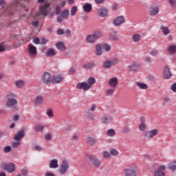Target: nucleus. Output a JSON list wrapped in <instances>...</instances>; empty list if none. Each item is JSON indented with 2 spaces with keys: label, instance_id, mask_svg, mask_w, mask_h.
<instances>
[{
  "label": "nucleus",
  "instance_id": "obj_23",
  "mask_svg": "<svg viewBox=\"0 0 176 176\" xmlns=\"http://www.w3.org/2000/svg\"><path fill=\"white\" fill-rule=\"evenodd\" d=\"M58 167V161L54 159L50 162V168H57Z\"/></svg>",
  "mask_w": 176,
  "mask_h": 176
},
{
  "label": "nucleus",
  "instance_id": "obj_44",
  "mask_svg": "<svg viewBox=\"0 0 176 176\" xmlns=\"http://www.w3.org/2000/svg\"><path fill=\"white\" fill-rule=\"evenodd\" d=\"M110 155H111V156H118V155H119V152L116 149L112 148L110 151Z\"/></svg>",
  "mask_w": 176,
  "mask_h": 176
},
{
  "label": "nucleus",
  "instance_id": "obj_39",
  "mask_svg": "<svg viewBox=\"0 0 176 176\" xmlns=\"http://www.w3.org/2000/svg\"><path fill=\"white\" fill-rule=\"evenodd\" d=\"M109 38L111 41H118V36L116 35V32H113V33L110 34Z\"/></svg>",
  "mask_w": 176,
  "mask_h": 176
},
{
  "label": "nucleus",
  "instance_id": "obj_25",
  "mask_svg": "<svg viewBox=\"0 0 176 176\" xmlns=\"http://www.w3.org/2000/svg\"><path fill=\"white\" fill-rule=\"evenodd\" d=\"M47 57H53V56H56V51L53 48H49L45 54Z\"/></svg>",
  "mask_w": 176,
  "mask_h": 176
},
{
  "label": "nucleus",
  "instance_id": "obj_14",
  "mask_svg": "<svg viewBox=\"0 0 176 176\" xmlns=\"http://www.w3.org/2000/svg\"><path fill=\"white\" fill-rule=\"evenodd\" d=\"M138 68H140V67L138 64L135 63L128 65V71L130 72H135V71H138Z\"/></svg>",
  "mask_w": 176,
  "mask_h": 176
},
{
  "label": "nucleus",
  "instance_id": "obj_41",
  "mask_svg": "<svg viewBox=\"0 0 176 176\" xmlns=\"http://www.w3.org/2000/svg\"><path fill=\"white\" fill-rule=\"evenodd\" d=\"M113 93H115V89H107L106 91V96L107 97H109L111 96H113Z\"/></svg>",
  "mask_w": 176,
  "mask_h": 176
},
{
  "label": "nucleus",
  "instance_id": "obj_57",
  "mask_svg": "<svg viewBox=\"0 0 176 176\" xmlns=\"http://www.w3.org/2000/svg\"><path fill=\"white\" fill-rule=\"evenodd\" d=\"M170 90H172V91H173V93H176V82L173 83L171 85Z\"/></svg>",
  "mask_w": 176,
  "mask_h": 176
},
{
  "label": "nucleus",
  "instance_id": "obj_43",
  "mask_svg": "<svg viewBox=\"0 0 176 176\" xmlns=\"http://www.w3.org/2000/svg\"><path fill=\"white\" fill-rule=\"evenodd\" d=\"M46 113L47 116H49V118H53V116H54V115L53 114V110L52 109H47Z\"/></svg>",
  "mask_w": 176,
  "mask_h": 176
},
{
  "label": "nucleus",
  "instance_id": "obj_61",
  "mask_svg": "<svg viewBox=\"0 0 176 176\" xmlns=\"http://www.w3.org/2000/svg\"><path fill=\"white\" fill-rule=\"evenodd\" d=\"M2 52H5V45H3V43H0V53Z\"/></svg>",
  "mask_w": 176,
  "mask_h": 176
},
{
  "label": "nucleus",
  "instance_id": "obj_55",
  "mask_svg": "<svg viewBox=\"0 0 176 176\" xmlns=\"http://www.w3.org/2000/svg\"><path fill=\"white\" fill-rule=\"evenodd\" d=\"M34 43H35V45H39V43H41V39L39 38V37H36L34 40H33Z\"/></svg>",
  "mask_w": 176,
  "mask_h": 176
},
{
  "label": "nucleus",
  "instance_id": "obj_46",
  "mask_svg": "<svg viewBox=\"0 0 176 176\" xmlns=\"http://www.w3.org/2000/svg\"><path fill=\"white\" fill-rule=\"evenodd\" d=\"M60 13H61V7L60 6H56L55 9V14H56V16H58Z\"/></svg>",
  "mask_w": 176,
  "mask_h": 176
},
{
  "label": "nucleus",
  "instance_id": "obj_22",
  "mask_svg": "<svg viewBox=\"0 0 176 176\" xmlns=\"http://www.w3.org/2000/svg\"><path fill=\"white\" fill-rule=\"evenodd\" d=\"M94 67H96V63L94 62L88 63L82 65L84 69H92Z\"/></svg>",
  "mask_w": 176,
  "mask_h": 176
},
{
  "label": "nucleus",
  "instance_id": "obj_45",
  "mask_svg": "<svg viewBox=\"0 0 176 176\" xmlns=\"http://www.w3.org/2000/svg\"><path fill=\"white\" fill-rule=\"evenodd\" d=\"M157 133H158L157 129H154V130L150 131V135H151V138H153L155 137V135H157Z\"/></svg>",
  "mask_w": 176,
  "mask_h": 176
},
{
  "label": "nucleus",
  "instance_id": "obj_11",
  "mask_svg": "<svg viewBox=\"0 0 176 176\" xmlns=\"http://www.w3.org/2000/svg\"><path fill=\"white\" fill-rule=\"evenodd\" d=\"M164 170H166V166H164V165L160 166L155 171L154 175L155 176H164V175H166V173H164Z\"/></svg>",
  "mask_w": 176,
  "mask_h": 176
},
{
  "label": "nucleus",
  "instance_id": "obj_62",
  "mask_svg": "<svg viewBox=\"0 0 176 176\" xmlns=\"http://www.w3.org/2000/svg\"><path fill=\"white\" fill-rule=\"evenodd\" d=\"M19 145H20V141L14 142L12 144L13 148H18V147H19Z\"/></svg>",
  "mask_w": 176,
  "mask_h": 176
},
{
  "label": "nucleus",
  "instance_id": "obj_34",
  "mask_svg": "<svg viewBox=\"0 0 176 176\" xmlns=\"http://www.w3.org/2000/svg\"><path fill=\"white\" fill-rule=\"evenodd\" d=\"M88 85L90 86V89H91V85L96 83V78L94 77H89L87 80Z\"/></svg>",
  "mask_w": 176,
  "mask_h": 176
},
{
  "label": "nucleus",
  "instance_id": "obj_21",
  "mask_svg": "<svg viewBox=\"0 0 176 176\" xmlns=\"http://www.w3.org/2000/svg\"><path fill=\"white\" fill-rule=\"evenodd\" d=\"M109 85L110 87H116V86H118V78L113 77L110 79Z\"/></svg>",
  "mask_w": 176,
  "mask_h": 176
},
{
  "label": "nucleus",
  "instance_id": "obj_4",
  "mask_svg": "<svg viewBox=\"0 0 176 176\" xmlns=\"http://www.w3.org/2000/svg\"><path fill=\"white\" fill-rule=\"evenodd\" d=\"M24 137H25V126H22L14 135V140L15 141H21Z\"/></svg>",
  "mask_w": 176,
  "mask_h": 176
},
{
  "label": "nucleus",
  "instance_id": "obj_36",
  "mask_svg": "<svg viewBox=\"0 0 176 176\" xmlns=\"http://www.w3.org/2000/svg\"><path fill=\"white\" fill-rule=\"evenodd\" d=\"M43 129H45V126L43 125H37L34 126V131L36 133L43 131Z\"/></svg>",
  "mask_w": 176,
  "mask_h": 176
},
{
  "label": "nucleus",
  "instance_id": "obj_51",
  "mask_svg": "<svg viewBox=\"0 0 176 176\" xmlns=\"http://www.w3.org/2000/svg\"><path fill=\"white\" fill-rule=\"evenodd\" d=\"M144 137H145V138L149 139L151 140V132L150 131H145L144 133Z\"/></svg>",
  "mask_w": 176,
  "mask_h": 176
},
{
  "label": "nucleus",
  "instance_id": "obj_42",
  "mask_svg": "<svg viewBox=\"0 0 176 176\" xmlns=\"http://www.w3.org/2000/svg\"><path fill=\"white\" fill-rule=\"evenodd\" d=\"M107 135H109V137H113V135H115V134H116V132L113 129H109L107 131Z\"/></svg>",
  "mask_w": 176,
  "mask_h": 176
},
{
  "label": "nucleus",
  "instance_id": "obj_50",
  "mask_svg": "<svg viewBox=\"0 0 176 176\" xmlns=\"http://www.w3.org/2000/svg\"><path fill=\"white\" fill-rule=\"evenodd\" d=\"M103 157H104V159H109L111 158V154L108 151H104Z\"/></svg>",
  "mask_w": 176,
  "mask_h": 176
},
{
  "label": "nucleus",
  "instance_id": "obj_13",
  "mask_svg": "<svg viewBox=\"0 0 176 176\" xmlns=\"http://www.w3.org/2000/svg\"><path fill=\"white\" fill-rule=\"evenodd\" d=\"M4 168L7 171H8V173H13V171L16 170V166L14 165V163L10 162L8 164L5 165Z\"/></svg>",
  "mask_w": 176,
  "mask_h": 176
},
{
  "label": "nucleus",
  "instance_id": "obj_49",
  "mask_svg": "<svg viewBox=\"0 0 176 176\" xmlns=\"http://www.w3.org/2000/svg\"><path fill=\"white\" fill-rule=\"evenodd\" d=\"M10 151H12V147L10 146H6L3 148V152L5 153H8V152H10Z\"/></svg>",
  "mask_w": 176,
  "mask_h": 176
},
{
  "label": "nucleus",
  "instance_id": "obj_17",
  "mask_svg": "<svg viewBox=\"0 0 176 176\" xmlns=\"http://www.w3.org/2000/svg\"><path fill=\"white\" fill-rule=\"evenodd\" d=\"M82 9L84 12H85V13H90V12H91V10L93 9V6H91V4L86 3L83 5Z\"/></svg>",
  "mask_w": 176,
  "mask_h": 176
},
{
  "label": "nucleus",
  "instance_id": "obj_35",
  "mask_svg": "<svg viewBox=\"0 0 176 176\" xmlns=\"http://www.w3.org/2000/svg\"><path fill=\"white\" fill-rule=\"evenodd\" d=\"M132 39L133 42L138 43L141 41V35H140L139 34H135L132 36Z\"/></svg>",
  "mask_w": 176,
  "mask_h": 176
},
{
  "label": "nucleus",
  "instance_id": "obj_64",
  "mask_svg": "<svg viewBox=\"0 0 176 176\" xmlns=\"http://www.w3.org/2000/svg\"><path fill=\"white\" fill-rule=\"evenodd\" d=\"M47 42L48 41L46 39V38H41V45H46Z\"/></svg>",
  "mask_w": 176,
  "mask_h": 176
},
{
  "label": "nucleus",
  "instance_id": "obj_19",
  "mask_svg": "<svg viewBox=\"0 0 176 176\" xmlns=\"http://www.w3.org/2000/svg\"><path fill=\"white\" fill-rule=\"evenodd\" d=\"M40 13L41 14H43V16L45 17V16H47V4L44 3L43 6H41L40 9Z\"/></svg>",
  "mask_w": 176,
  "mask_h": 176
},
{
  "label": "nucleus",
  "instance_id": "obj_2",
  "mask_svg": "<svg viewBox=\"0 0 176 176\" xmlns=\"http://www.w3.org/2000/svg\"><path fill=\"white\" fill-rule=\"evenodd\" d=\"M102 32L100 30H96L92 34H89L86 36V41L88 43H94L97 39L101 38Z\"/></svg>",
  "mask_w": 176,
  "mask_h": 176
},
{
  "label": "nucleus",
  "instance_id": "obj_8",
  "mask_svg": "<svg viewBox=\"0 0 176 176\" xmlns=\"http://www.w3.org/2000/svg\"><path fill=\"white\" fill-rule=\"evenodd\" d=\"M41 81L44 85H49V83H52V77L50 76V74L47 72H44L41 76Z\"/></svg>",
  "mask_w": 176,
  "mask_h": 176
},
{
  "label": "nucleus",
  "instance_id": "obj_29",
  "mask_svg": "<svg viewBox=\"0 0 176 176\" xmlns=\"http://www.w3.org/2000/svg\"><path fill=\"white\" fill-rule=\"evenodd\" d=\"M96 56H101L102 54V50H101V45L100 44L96 46Z\"/></svg>",
  "mask_w": 176,
  "mask_h": 176
},
{
  "label": "nucleus",
  "instance_id": "obj_52",
  "mask_svg": "<svg viewBox=\"0 0 176 176\" xmlns=\"http://www.w3.org/2000/svg\"><path fill=\"white\" fill-rule=\"evenodd\" d=\"M56 34L58 35H64L65 34V31L63 29L59 28L57 30Z\"/></svg>",
  "mask_w": 176,
  "mask_h": 176
},
{
  "label": "nucleus",
  "instance_id": "obj_63",
  "mask_svg": "<svg viewBox=\"0 0 176 176\" xmlns=\"http://www.w3.org/2000/svg\"><path fill=\"white\" fill-rule=\"evenodd\" d=\"M45 138L49 141L52 140V135L50 133H47L45 135Z\"/></svg>",
  "mask_w": 176,
  "mask_h": 176
},
{
  "label": "nucleus",
  "instance_id": "obj_53",
  "mask_svg": "<svg viewBox=\"0 0 176 176\" xmlns=\"http://www.w3.org/2000/svg\"><path fill=\"white\" fill-rule=\"evenodd\" d=\"M102 47L104 48L106 52H109V50H111V46L109 45H108V44H104L102 45Z\"/></svg>",
  "mask_w": 176,
  "mask_h": 176
},
{
  "label": "nucleus",
  "instance_id": "obj_26",
  "mask_svg": "<svg viewBox=\"0 0 176 176\" xmlns=\"http://www.w3.org/2000/svg\"><path fill=\"white\" fill-rule=\"evenodd\" d=\"M102 123L105 124V123H111L112 122V117L105 116L101 119Z\"/></svg>",
  "mask_w": 176,
  "mask_h": 176
},
{
  "label": "nucleus",
  "instance_id": "obj_30",
  "mask_svg": "<svg viewBox=\"0 0 176 176\" xmlns=\"http://www.w3.org/2000/svg\"><path fill=\"white\" fill-rule=\"evenodd\" d=\"M68 16H69V10H63L61 12V17L63 19H68Z\"/></svg>",
  "mask_w": 176,
  "mask_h": 176
},
{
  "label": "nucleus",
  "instance_id": "obj_27",
  "mask_svg": "<svg viewBox=\"0 0 176 176\" xmlns=\"http://www.w3.org/2000/svg\"><path fill=\"white\" fill-rule=\"evenodd\" d=\"M159 13V7H152L151 10L150 12V16H156Z\"/></svg>",
  "mask_w": 176,
  "mask_h": 176
},
{
  "label": "nucleus",
  "instance_id": "obj_32",
  "mask_svg": "<svg viewBox=\"0 0 176 176\" xmlns=\"http://www.w3.org/2000/svg\"><path fill=\"white\" fill-rule=\"evenodd\" d=\"M42 102H43V97L42 96H37L35 100V104L41 105Z\"/></svg>",
  "mask_w": 176,
  "mask_h": 176
},
{
  "label": "nucleus",
  "instance_id": "obj_33",
  "mask_svg": "<svg viewBox=\"0 0 176 176\" xmlns=\"http://www.w3.org/2000/svg\"><path fill=\"white\" fill-rule=\"evenodd\" d=\"M168 170H171L172 171H175L176 170V161L175 162H171L168 165Z\"/></svg>",
  "mask_w": 176,
  "mask_h": 176
},
{
  "label": "nucleus",
  "instance_id": "obj_58",
  "mask_svg": "<svg viewBox=\"0 0 176 176\" xmlns=\"http://www.w3.org/2000/svg\"><path fill=\"white\" fill-rule=\"evenodd\" d=\"M21 172L22 175H23V176L28 175V170H27V169H22L21 170Z\"/></svg>",
  "mask_w": 176,
  "mask_h": 176
},
{
  "label": "nucleus",
  "instance_id": "obj_12",
  "mask_svg": "<svg viewBox=\"0 0 176 176\" xmlns=\"http://www.w3.org/2000/svg\"><path fill=\"white\" fill-rule=\"evenodd\" d=\"M123 23H124V16H118L113 21V23L116 27H119V25H122Z\"/></svg>",
  "mask_w": 176,
  "mask_h": 176
},
{
  "label": "nucleus",
  "instance_id": "obj_20",
  "mask_svg": "<svg viewBox=\"0 0 176 176\" xmlns=\"http://www.w3.org/2000/svg\"><path fill=\"white\" fill-rule=\"evenodd\" d=\"M98 14L100 17H107L108 16V10L105 8L100 9L98 11Z\"/></svg>",
  "mask_w": 176,
  "mask_h": 176
},
{
  "label": "nucleus",
  "instance_id": "obj_1",
  "mask_svg": "<svg viewBox=\"0 0 176 176\" xmlns=\"http://www.w3.org/2000/svg\"><path fill=\"white\" fill-rule=\"evenodd\" d=\"M14 94L10 92L7 94V102L6 103V107L7 108H10L12 112H17L19 111V107H17V99Z\"/></svg>",
  "mask_w": 176,
  "mask_h": 176
},
{
  "label": "nucleus",
  "instance_id": "obj_48",
  "mask_svg": "<svg viewBox=\"0 0 176 176\" xmlns=\"http://www.w3.org/2000/svg\"><path fill=\"white\" fill-rule=\"evenodd\" d=\"M130 131H131L130 127H128V126H124L122 130V133L124 134H129Z\"/></svg>",
  "mask_w": 176,
  "mask_h": 176
},
{
  "label": "nucleus",
  "instance_id": "obj_15",
  "mask_svg": "<svg viewBox=\"0 0 176 176\" xmlns=\"http://www.w3.org/2000/svg\"><path fill=\"white\" fill-rule=\"evenodd\" d=\"M28 50L32 56H36V54L38 53L36 52V47L34 46L32 44L28 45Z\"/></svg>",
  "mask_w": 176,
  "mask_h": 176
},
{
  "label": "nucleus",
  "instance_id": "obj_54",
  "mask_svg": "<svg viewBox=\"0 0 176 176\" xmlns=\"http://www.w3.org/2000/svg\"><path fill=\"white\" fill-rule=\"evenodd\" d=\"M76 72V70L75 69V67H72L69 70V75H74Z\"/></svg>",
  "mask_w": 176,
  "mask_h": 176
},
{
  "label": "nucleus",
  "instance_id": "obj_10",
  "mask_svg": "<svg viewBox=\"0 0 176 176\" xmlns=\"http://www.w3.org/2000/svg\"><path fill=\"white\" fill-rule=\"evenodd\" d=\"M76 89L85 90V91H87V90H90V85L87 82H82L77 83Z\"/></svg>",
  "mask_w": 176,
  "mask_h": 176
},
{
  "label": "nucleus",
  "instance_id": "obj_37",
  "mask_svg": "<svg viewBox=\"0 0 176 176\" xmlns=\"http://www.w3.org/2000/svg\"><path fill=\"white\" fill-rule=\"evenodd\" d=\"M168 52L170 53V54H174L176 52V46L175 45H171L168 47Z\"/></svg>",
  "mask_w": 176,
  "mask_h": 176
},
{
  "label": "nucleus",
  "instance_id": "obj_31",
  "mask_svg": "<svg viewBox=\"0 0 176 176\" xmlns=\"http://www.w3.org/2000/svg\"><path fill=\"white\" fill-rule=\"evenodd\" d=\"M136 85H137L138 87H139V89H142L143 90H146V89H148V85L145 83L137 82Z\"/></svg>",
  "mask_w": 176,
  "mask_h": 176
},
{
  "label": "nucleus",
  "instance_id": "obj_9",
  "mask_svg": "<svg viewBox=\"0 0 176 176\" xmlns=\"http://www.w3.org/2000/svg\"><path fill=\"white\" fill-rule=\"evenodd\" d=\"M172 76H173V74H171L170 67H168V65H166L163 72L164 79H170V78H171Z\"/></svg>",
  "mask_w": 176,
  "mask_h": 176
},
{
  "label": "nucleus",
  "instance_id": "obj_7",
  "mask_svg": "<svg viewBox=\"0 0 176 176\" xmlns=\"http://www.w3.org/2000/svg\"><path fill=\"white\" fill-rule=\"evenodd\" d=\"M69 167V165L68 164L67 160H63L62 163L60 164V166L59 168L60 174L62 175L65 174L67 173L68 168Z\"/></svg>",
  "mask_w": 176,
  "mask_h": 176
},
{
  "label": "nucleus",
  "instance_id": "obj_38",
  "mask_svg": "<svg viewBox=\"0 0 176 176\" xmlns=\"http://www.w3.org/2000/svg\"><path fill=\"white\" fill-rule=\"evenodd\" d=\"M24 85H25V83L23 80H18L16 82V86L19 89H21V87H24Z\"/></svg>",
  "mask_w": 176,
  "mask_h": 176
},
{
  "label": "nucleus",
  "instance_id": "obj_60",
  "mask_svg": "<svg viewBox=\"0 0 176 176\" xmlns=\"http://www.w3.org/2000/svg\"><path fill=\"white\" fill-rule=\"evenodd\" d=\"M65 34H66V36L68 38H71V36H72V35H71V30H69V29L66 30Z\"/></svg>",
  "mask_w": 176,
  "mask_h": 176
},
{
  "label": "nucleus",
  "instance_id": "obj_47",
  "mask_svg": "<svg viewBox=\"0 0 176 176\" xmlns=\"http://www.w3.org/2000/svg\"><path fill=\"white\" fill-rule=\"evenodd\" d=\"M139 129L140 130V131H145V130H146V124H140L139 125Z\"/></svg>",
  "mask_w": 176,
  "mask_h": 176
},
{
  "label": "nucleus",
  "instance_id": "obj_59",
  "mask_svg": "<svg viewBox=\"0 0 176 176\" xmlns=\"http://www.w3.org/2000/svg\"><path fill=\"white\" fill-rule=\"evenodd\" d=\"M94 118H96V116H94V114H92L91 113L88 114V118L89 119V120H94Z\"/></svg>",
  "mask_w": 176,
  "mask_h": 176
},
{
  "label": "nucleus",
  "instance_id": "obj_18",
  "mask_svg": "<svg viewBox=\"0 0 176 176\" xmlns=\"http://www.w3.org/2000/svg\"><path fill=\"white\" fill-rule=\"evenodd\" d=\"M87 143L93 146L97 144V140L91 136H89L87 138Z\"/></svg>",
  "mask_w": 176,
  "mask_h": 176
},
{
  "label": "nucleus",
  "instance_id": "obj_6",
  "mask_svg": "<svg viewBox=\"0 0 176 176\" xmlns=\"http://www.w3.org/2000/svg\"><path fill=\"white\" fill-rule=\"evenodd\" d=\"M125 176H137V170L133 166H128L124 170Z\"/></svg>",
  "mask_w": 176,
  "mask_h": 176
},
{
  "label": "nucleus",
  "instance_id": "obj_28",
  "mask_svg": "<svg viewBox=\"0 0 176 176\" xmlns=\"http://www.w3.org/2000/svg\"><path fill=\"white\" fill-rule=\"evenodd\" d=\"M160 30H162L163 34L165 35H168V34H170V30H168L167 26H164V25L160 26Z\"/></svg>",
  "mask_w": 176,
  "mask_h": 176
},
{
  "label": "nucleus",
  "instance_id": "obj_24",
  "mask_svg": "<svg viewBox=\"0 0 176 176\" xmlns=\"http://www.w3.org/2000/svg\"><path fill=\"white\" fill-rule=\"evenodd\" d=\"M56 46L60 52H65L67 50V47H65V45L63 43H58L56 44Z\"/></svg>",
  "mask_w": 176,
  "mask_h": 176
},
{
  "label": "nucleus",
  "instance_id": "obj_56",
  "mask_svg": "<svg viewBox=\"0 0 176 176\" xmlns=\"http://www.w3.org/2000/svg\"><path fill=\"white\" fill-rule=\"evenodd\" d=\"M169 4L173 8H175L176 6V0H169Z\"/></svg>",
  "mask_w": 176,
  "mask_h": 176
},
{
  "label": "nucleus",
  "instance_id": "obj_3",
  "mask_svg": "<svg viewBox=\"0 0 176 176\" xmlns=\"http://www.w3.org/2000/svg\"><path fill=\"white\" fill-rule=\"evenodd\" d=\"M87 159L88 160H89V162L91 163V164H93V166L96 168H98V167H100V164H101V163L100 162V160H98L96 155H93V154H86L85 155Z\"/></svg>",
  "mask_w": 176,
  "mask_h": 176
},
{
  "label": "nucleus",
  "instance_id": "obj_40",
  "mask_svg": "<svg viewBox=\"0 0 176 176\" xmlns=\"http://www.w3.org/2000/svg\"><path fill=\"white\" fill-rule=\"evenodd\" d=\"M76 12H78V7L76 6L72 7L70 10L71 16H75L76 14Z\"/></svg>",
  "mask_w": 176,
  "mask_h": 176
},
{
  "label": "nucleus",
  "instance_id": "obj_16",
  "mask_svg": "<svg viewBox=\"0 0 176 176\" xmlns=\"http://www.w3.org/2000/svg\"><path fill=\"white\" fill-rule=\"evenodd\" d=\"M61 80H63V76H54L52 78H51V83H52V85H56L57 83H60Z\"/></svg>",
  "mask_w": 176,
  "mask_h": 176
},
{
  "label": "nucleus",
  "instance_id": "obj_5",
  "mask_svg": "<svg viewBox=\"0 0 176 176\" xmlns=\"http://www.w3.org/2000/svg\"><path fill=\"white\" fill-rule=\"evenodd\" d=\"M116 64H118V58H113L111 60H106L102 64V67L109 69L111 67L116 65Z\"/></svg>",
  "mask_w": 176,
  "mask_h": 176
}]
</instances>
